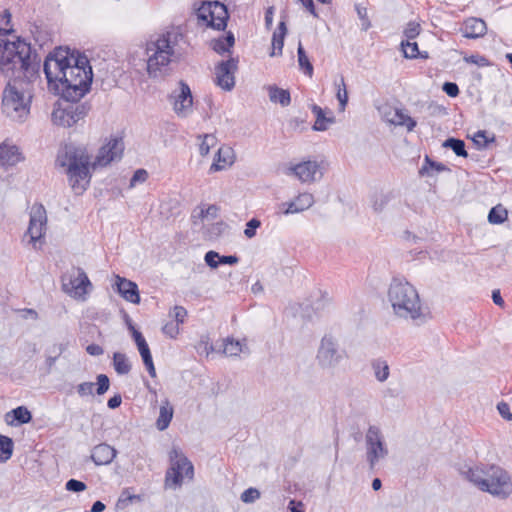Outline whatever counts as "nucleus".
Returning <instances> with one entry per match:
<instances>
[{"label":"nucleus","instance_id":"15","mask_svg":"<svg viewBox=\"0 0 512 512\" xmlns=\"http://www.w3.org/2000/svg\"><path fill=\"white\" fill-rule=\"evenodd\" d=\"M170 100L173 105V110L178 117L186 118L192 114L193 96L186 82H179V87L171 93Z\"/></svg>","mask_w":512,"mask_h":512},{"label":"nucleus","instance_id":"27","mask_svg":"<svg viewBox=\"0 0 512 512\" xmlns=\"http://www.w3.org/2000/svg\"><path fill=\"white\" fill-rule=\"evenodd\" d=\"M370 365L377 381L383 383L389 378L390 367L388 362L384 358L378 357L372 359Z\"/></svg>","mask_w":512,"mask_h":512},{"label":"nucleus","instance_id":"33","mask_svg":"<svg viewBox=\"0 0 512 512\" xmlns=\"http://www.w3.org/2000/svg\"><path fill=\"white\" fill-rule=\"evenodd\" d=\"M113 366L120 375L128 374L131 370V364L125 354L115 352L113 355Z\"/></svg>","mask_w":512,"mask_h":512},{"label":"nucleus","instance_id":"26","mask_svg":"<svg viewBox=\"0 0 512 512\" xmlns=\"http://www.w3.org/2000/svg\"><path fill=\"white\" fill-rule=\"evenodd\" d=\"M32 420L31 412L24 406H19L6 413L5 421L8 425L16 426L29 423Z\"/></svg>","mask_w":512,"mask_h":512},{"label":"nucleus","instance_id":"38","mask_svg":"<svg viewBox=\"0 0 512 512\" xmlns=\"http://www.w3.org/2000/svg\"><path fill=\"white\" fill-rule=\"evenodd\" d=\"M335 86L337 87L336 98L339 101L340 110L344 111L348 103V92L344 77L341 76L339 83L335 82Z\"/></svg>","mask_w":512,"mask_h":512},{"label":"nucleus","instance_id":"20","mask_svg":"<svg viewBox=\"0 0 512 512\" xmlns=\"http://www.w3.org/2000/svg\"><path fill=\"white\" fill-rule=\"evenodd\" d=\"M384 119L395 126H405L408 131H412L416 127V121L402 109L389 108L384 112Z\"/></svg>","mask_w":512,"mask_h":512},{"label":"nucleus","instance_id":"37","mask_svg":"<svg viewBox=\"0 0 512 512\" xmlns=\"http://www.w3.org/2000/svg\"><path fill=\"white\" fill-rule=\"evenodd\" d=\"M298 55V63L301 69H303L304 73L311 77L313 75V65L309 61L306 52L301 43H299L297 48Z\"/></svg>","mask_w":512,"mask_h":512},{"label":"nucleus","instance_id":"12","mask_svg":"<svg viewBox=\"0 0 512 512\" xmlns=\"http://www.w3.org/2000/svg\"><path fill=\"white\" fill-rule=\"evenodd\" d=\"M89 105L86 103H69L65 107H59L52 112V121L56 125L72 127L79 120L83 119L89 112Z\"/></svg>","mask_w":512,"mask_h":512},{"label":"nucleus","instance_id":"3","mask_svg":"<svg viewBox=\"0 0 512 512\" xmlns=\"http://www.w3.org/2000/svg\"><path fill=\"white\" fill-rule=\"evenodd\" d=\"M463 477L483 492L504 500L512 494V477L495 464H477L460 469Z\"/></svg>","mask_w":512,"mask_h":512},{"label":"nucleus","instance_id":"63","mask_svg":"<svg viewBox=\"0 0 512 512\" xmlns=\"http://www.w3.org/2000/svg\"><path fill=\"white\" fill-rule=\"evenodd\" d=\"M122 403V398H121V395L120 394H116L114 395L113 397H111L108 402H107V406L110 408V409H116L118 408Z\"/></svg>","mask_w":512,"mask_h":512},{"label":"nucleus","instance_id":"21","mask_svg":"<svg viewBox=\"0 0 512 512\" xmlns=\"http://www.w3.org/2000/svg\"><path fill=\"white\" fill-rule=\"evenodd\" d=\"M117 451L106 443L95 446L91 453V459L96 465H108L116 457Z\"/></svg>","mask_w":512,"mask_h":512},{"label":"nucleus","instance_id":"28","mask_svg":"<svg viewBox=\"0 0 512 512\" xmlns=\"http://www.w3.org/2000/svg\"><path fill=\"white\" fill-rule=\"evenodd\" d=\"M286 25L285 22L281 21L278 26V30L273 33L272 37V51L270 53L271 56H279L282 54L283 46H284V37L286 35Z\"/></svg>","mask_w":512,"mask_h":512},{"label":"nucleus","instance_id":"45","mask_svg":"<svg viewBox=\"0 0 512 512\" xmlns=\"http://www.w3.org/2000/svg\"><path fill=\"white\" fill-rule=\"evenodd\" d=\"M260 498V492L256 488H248L241 494L240 499L244 503H253Z\"/></svg>","mask_w":512,"mask_h":512},{"label":"nucleus","instance_id":"46","mask_svg":"<svg viewBox=\"0 0 512 512\" xmlns=\"http://www.w3.org/2000/svg\"><path fill=\"white\" fill-rule=\"evenodd\" d=\"M96 379H97L96 393L98 395L105 394L109 390V387H110V381H109L108 376L105 374H99Z\"/></svg>","mask_w":512,"mask_h":512},{"label":"nucleus","instance_id":"4","mask_svg":"<svg viewBox=\"0 0 512 512\" xmlns=\"http://www.w3.org/2000/svg\"><path fill=\"white\" fill-rule=\"evenodd\" d=\"M181 39V33L171 30L147 41L145 56L149 77H163L168 73L170 63L179 58L177 47Z\"/></svg>","mask_w":512,"mask_h":512},{"label":"nucleus","instance_id":"58","mask_svg":"<svg viewBox=\"0 0 512 512\" xmlns=\"http://www.w3.org/2000/svg\"><path fill=\"white\" fill-rule=\"evenodd\" d=\"M473 141L480 148L486 147V145L488 143V139L486 137L485 131L476 132V134L473 138Z\"/></svg>","mask_w":512,"mask_h":512},{"label":"nucleus","instance_id":"61","mask_svg":"<svg viewBox=\"0 0 512 512\" xmlns=\"http://www.w3.org/2000/svg\"><path fill=\"white\" fill-rule=\"evenodd\" d=\"M238 261H239V258L235 255H227V256L219 255V264L234 265V264H237Z\"/></svg>","mask_w":512,"mask_h":512},{"label":"nucleus","instance_id":"43","mask_svg":"<svg viewBox=\"0 0 512 512\" xmlns=\"http://www.w3.org/2000/svg\"><path fill=\"white\" fill-rule=\"evenodd\" d=\"M242 351L241 343L233 339H227L224 345V353L228 356H237Z\"/></svg>","mask_w":512,"mask_h":512},{"label":"nucleus","instance_id":"50","mask_svg":"<svg viewBox=\"0 0 512 512\" xmlns=\"http://www.w3.org/2000/svg\"><path fill=\"white\" fill-rule=\"evenodd\" d=\"M148 173L144 169H138L134 172L133 176L130 179V187L136 186L138 183H143L147 180Z\"/></svg>","mask_w":512,"mask_h":512},{"label":"nucleus","instance_id":"60","mask_svg":"<svg viewBox=\"0 0 512 512\" xmlns=\"http://www.w3.org/2000/svg\"><path fill=\"white\" fill-rule=\"evenodd\" d=\"M86 351L88 354L92 356H99L102 355L104 350L103 348L98 344H90L87 346Z\"/></svg>","mask_w":512,"mask_h":512},{"label":"nucleus","instance_id":"55","mask_svg":"<svg viewBox=\"0 0 512 512\" xmlns=\"http://www.w3.org/2000/svg\"><path fill=\"white\" fill-rule=\"evenodd\" d=\"M499 414L506 420L512 421V413L510 412V406L505 402H500L497 405Z\"/></svg>","mask_w":512,"mask_h":512},{"label":"nucleus","instance_id":"56","mask_svg":"<svg viewBox=\"0 0 512 512\" xmlns=\"http://www.w3.org/2000/svg\"><path fill=\"white\" fill-rule=\"evenodd\" d=\"M465 61L468 63L476 64L478 66L489 65L488 59L484 56H479V55H471V56L465 58Z\"/></svg>","mask_w":512,"mask_h":512},{"label":"nucleus","instance_id":"53","mask_svg":"<svg viewBox=\"0 0 512 512\" xmlns=\"http://www.w3.org/2000/svg\"><path fill=\"white\" fill-rule=\"evenodd\" d=\"M204 259L206 264L211 268H217L219 266V254L215 251H208Z\"/></svg>","mask_w":512,"mask_h":512},{"label":"nucleus","instance_id":"48","mask_svg":"<svg viewBox=\"0 0 512 512\" xmlns=\"http://www.w3.org/2000/svg\"><path fill=\"white\" fill-rule=\"evenodd\" d=\"M65 488L70 492H82L87 488V486L80 480L70 479L66 482Z\"/></svg>","mask_w":512,"mask_h":512},{"label":"nucleus","instance_id":"7","mask_svg":"<svg viewBox=\"0 0 512 512\" xmlns=\"http://www.w3.org/2000/svg\"><path fill=\"white\" fill-rule=\"evenodd\" d=\"M194 478V466L181 449L174 447L169 452V467L165 473V489L176 490L182 487L185 479Z\"/></svg>","mask_w":512,"mask_h":512},{"label":"nucleus","instance_id":"51","mask_svg":"<svg viewBox=\"0 0 512 512\" xmlns=\"http://www.w3.org/2000/svg\"><path fill=\"white\" fill-rule=\"evenodd\" d=\"M162 331L168 337L176 338L179 334V325L175 322H168L163 326Z\"/></svg>","mask_w":512,"mask_h":512},{"label":"nucleus","instance_id":"35","mask_svg":"<svg viewBox=\"0 0 512 512\" xmlns=\"http://www.w3.org/2000/svg\"><path fill=\"white\" fill-rule=\"evenodd\" d=\"M13 441L10 437L0 435V463L9 460L13 453Z\"/></svg>","mask_w":512,"mask_h":512},{"label":"nucleus","instance_id":"25","mask_svg":"<svg viewBox=\"0 0 512 512\" xmlns=\"http://www.w3.org/2000/svg\"><path fill=\"white\" fill-rule=\"evenodd\" d=\"M486 23L479 18H469L465 21L463 27V35L466 38H479L486 33Z\"/></svg>","mask_w":512,"mask_h":512},{"label":"nucleus","instance_id":"8","mask_svg":"<svg viewBox=\"0 0 512 512\" xmlns=\"http://www.w3.org/2000/svg\"><path fill=\"white\" fill-rule=\"evenodd\" d=\"M365 461L370 471H374L389 455L385 437L376 425H369L364 437Z\"/></svg>","mask_w":512,"mask_h":512},{"label":"nucleus","instance_id":"41","mask_svg":"<svg viewBox=\"0 0 512 512\" xmlns=\"http://www.w3.org/2000/svg\"><path fill=\"white\" fill-rule=\"evenodd\" d=\"M217 143V138L213 134H205L199 145V153L201 156L209 154L210 149Z\"/></svg>","mask_w":512,"mask_h":512},{"label":"nucleus","instance_id":"13","mask_svg":"<svg viewBox=\"0 0 512 512\" xmlns=\"http://www.w3.org/2000/svg\"><path fill=\"white\" fill-rule=\"evenodd\" d=\"M286 175L294 176L302 183L319 181L323 176V168L316 160H305L299 163L290 164Z\"/></svg>","mask_w":512,"mask_h":512},{"label":"nucleus","instance_id":"18","mask_svg":"<svg viewBox=\"0 0 512 512\" xmlns=\"http://www.w3.org/2000/svg\"><path fill=\"white\" fill-rule=\"evenodd\" d=\"M315 200L311 193H300L292 201L283 202L278 205V212L283 215L301 213L313 206Z\"/></svg>","mask_w":512,"mask_h":512},{"label":"nucleus","instance_id":"2","mask_svg":"<svg viewBox=\"0 0 512 512\" xmlns=\"http://www.w3.org/2000/svg\"><path fill=\"white\" fill-rule=\"evenodd\" d=\"M48 85L68 102L81 99L91 87L93 72L88 58L79 53H57L43 64Z\"/></svg>","mask_w":512,"mask_h":512},{"label":"nucleus","instance_id":"1","mask_svg":"<svg viewBox=\"0 0 512 512\" xmlns=\"http://www.w3.org/2000/svg\"><path fill=\"white\" fill-rule=\"evenodd\" d=\"M40 62L30 44L0 37V72L12 78L2 92L1 109L12 121L24 122L30 114V83L39 75Z\"/></svg>","mask_w":512,"mask_h":512},{"label":"nucleus","instance_id":"44","mask_svg":"<svg viewBox=\"0 0 512 512\" xmlns=\"http://www.w3.org/2000/svg\"><path fill=\"white\" fill-rule=\"evenodd\" d=\"M261 226V221L257 218H252L246 223L244 235L251 239L256 235V230Z\"/></svg>","mask_w":512,"mask_h":512},{"label":"nucleus","instance_id":"24","mask_svg":"<svg viewBox=\"0 0 512 512\" xmlns=\"http://www.w3.org/2000/svg\"><path fill=\"white\" fill-rule=\"evenodd\" d=\"M22 155L15 145H0V165L14 166L22 160Z\"/></svg>","mask_w":512,"mask_h":512},{"label":"nucleus","instance_id":"23","mask_svg":"<svg viewBox=\"0 0 512 512\" xmlns=\"http://www.w3.org/2000/svg\"><path fill=\"white\" fill-rule=\"evenodd\" d=\"M234 162V153L231 147H220L215 155L214 161L210 166V172H217L232 165Z\"/></svg>","mask_w":512,"mask_h":512},{"label":"nucleus","instance_id":"32","mask_svg":"<svg viewBox=\"0 0 512 512\" xmlns=\"http://www.w3.org/2000/svg\"><path fill=\"white\" fill-rule=\"evenodd\" d=\"M235 43V37L232 32L226 33L224 37L215 39L212 42V48L215 52L219 54H223L228 52L231 47H233Z\"/></svg>","mask_w":512,"mask_h":512},{"label":"nucleus","instance_id":"10","mask_svg":"<svg viewBox=\"0 0 512 512\" xmlns=\"http://www.w3.org/2000/svg\"><path fill=\"white\" fill-rule=\"evenodd\" d=\"M62 290L70 297L77 300H86L92 284L82 268L73 267L61 277Z\"/></svg>","mask_w":512,"mask_h":512},{"label":"nucleus","instance_id":"17","mask_svg":"<svg viewBox=\"0 0 512 512\" xmlns=\"http://www.w3.org/2000/svg\"><path fill=\"white\" fill-rule=\"evenodd\" d=\"M124 150V143L120 138L110 139L108 143L103 145L92 163V168L104 167L110 164L112 161L121 158Z\"/></svg>","mask_w":512,"mask_h":512},{"label":"nucleus","instance_id":"14","mask_svg":"<svg viewBox=\"0 0 512 512\" xmlns=\"http://www.w3.org/2000/svg\"><path fill=\"white\" fill-rule=\"evenodd\" d=\"M47 226V215L43 205H33L30 212L29 226L26 235L30 237L29 242L36 248L37 243H41Z\"/></svg>","mask_w":512,"mask_h":512},{"label":"nucleus","instance_id":"36","mask_svg":"<svg viewBox=\"0 0 512 512\" xmlns=\"http://www.w3.org/2000/svg\"><path fill=\"white\" fill-rule=\"evenodd\" d=\"M507 217V210L499 204L489 211L488 221L491 224H502L507 219Z\"/></svg>","mask_w":512,"mask_h":512},{"label":"nucleus","instance_id":"42","mask_svg":"<svg viewBox=\"0 0 512 512\" xmlns=\"http://www.w3.org/2000/svg\"><path fill=\"white\" fill-rule=\"evenodd\" d=\"M430 168L436 170L437 172H442V171L446 170V167L444 164L435 162V161L431 160L428 156H425V163L420 168L419 174L421 176L428 174Z\"/></svg>","mask_w":512,"mask_h":512},{"label":"nucleus","instance_id":"59","mask_svg":"<svg viewBox=\"0 0 512 512\" xmlns=\"http://www.w3.org/2000/svg\"><path fill=\"white\" fill-rule=\"evenodd\" d=\"M128 326L129 329L132 331V336L137 346L147 343L141 332L136 330L132 323H129Z\"/></svg>","mask_w":512,"mask_h":512},{"label":"nucleus","instance_id":"40","mask_svg":"<svg viewBox=\"0 0 512 512\" xmlns=\"http://www.w3.org/2000/svg\"><path fill=\"white\" fill-rule=\"evenodd\" d=\"M391 199L390 194H375L372 199V209L376 213H380L384 210Z\"/></svg>","mask_w":512,"mask_h":512},{"label":"nucleus","instance_id":"39","mask_svg":"<svg viewBox=\"0 0 512 512\" xmlns=\"http://www.w3.org/2000/svg\"><path fill=\"white\" fill-rule=\"evenodd\" d=\"M422 28L419 22L417 21H409L406 27L403 30L404 40L412 41L417 38L420 34Z\"/></svg>","mask_w":512,"mask_h":512},{"label":"nucleus","instance_id":"64","mask_svg":"<svg viewBox=\"0 0 512 512\" xmlns=\"http://www.w3.org/2000/svg\"><path fill=\"white\" fill-rule=\"evenodd\" d=\"M300 3L314 16L317 17L313 0H300Z\"/></svg>","mask_w":512,"mask_h":512},{"label":"nucleus","instance_id":"62","mask_svg":"<svg viewBox=\"0 0 512 512\" xmlns=\"http://www.w3.org/2000/svg\"><path fill=\"white\" fill-rule=\"evenodd\" d=\"M288 509L291 512H304V505L301 501H295L292 499L289 501Z\"/></svg>","mask_w":512,"mask_h":512},{"label":"nucleus","instance_id":"11","mask_svg":"<svg viewBox=\"0 0 512 512\" xmlns=\"http://www.w3.org/2000/svg\"><path fill=\"white\" fill-rule=\"evenodd\" d=\"M197 17L207 26L216 30H224L229 18L227 7L218 1L204 2L197 9Z\"/></svg>","mask_w":512,"mask_h":512},{"label":"nucleus","instance_id":"16","mask_svg":"<svg viewBox=\"0 0 512 512\" xmlns=\"http://www.w3.org/2000/svg\"><path fill=\"white\" fill-rule=\"evenodd\" d=\"M237 69L238 60L236 58L221 61L215 67V84L225 91H231L235 86Z\"/></svg>","mask_w":512,"mask_h":512},{"label":"nucleus","instance_id":"31","mask_svg":"<svg viewBox=\"0 0 512 512\" xmlns=\"http://www.w3.org/2000/svg\"><path fill=\"white\" fill-rule=\"evenodd\" d=\"M401 50L405 58L416 59V58H428L427 52L421 54L416 42L402 40L400 43Z\"/></svg>","mask_w":512,"mask_h":512},{"label":"nucleus","instance_id":"6","mask_svg":"<svg viewBox=\"0 0 512 512\" xmlns=\"http://www.w3.org/2000/svg\"><path fill=\"white\" fill-rule=\"evenodd\" d=\"M57 164L66 168L72 189L80 194L88 186L90 159L86 151L73 145H66L57 155Z\"/></svg>","mask_w":512,"mask_h":512},{"label":"nucleus","instance_id":"5","mask_svg":"<svg viewBox=\"0 0 512 512\" xmlns=\"http://www.w3.org/2000/svg\"><path fill=\"white\" fill-rule=\"evenodd\" d=\"M388 300L396 316L412 320L417 324L425 321L419 294L406 280L399 278L392 280L388 290Z\"/></svg>","mask_w":512,"mask_h":512},{"label":"nucleus","instance_id":"49","mask_svg":"<svg viewBox=\"0 0 512 512\" xmlns=\"http://www.w3.org/2000/svg\"><path fill=\"white\" fill-rule=\"evenodd\" d=\"M95 384L93 382H82L77 386V393L81 397L93 395Z\"/></svg>","mask_w":512,"mask_h":512},{"label":"nucleus","instance_id":"57","mask_svg":"<svg viewBox=\"0 0 512 512\" xmlns=\"http://www.w3.org/2000/svg\"><path fill=\"white\" fill-rule=\"evenodd\" d=\"M186 316H187V310L184 307H182V306L174 307V318L176 320L175 323H177L178 325L180 323H183Z\"/></svg>","mask_w":512,"mask_h":512},{"label":"nucleus","instance_id":"34","mask_svg":"<svg viewBox=\"0 0 512 512\" xmlns=\"http://www.w3.org/2000/svg\"><path fill=\"white\" fill-rule=\"evenodd\" d=\"M442 146L444 148L451 149L459 157L466 158L468 156L465 148V142L461 139L449 137L443 142Z\"/></svg>","mask_w":512,"mask_h":512},{"label":"nucleus","instance_id":"30","mask_svg":"<svg viewBox=\"0 0 512 512\" xmlns=\"http://www.w3.org/2000/svg\"><path fill=\"white\" fill-rule=\"evenodd\" d=\"M172 417H173V408L169 405L168 400H166L164 402V404L161 405V407H160L159 417L156 421L157 428L160 431L165 430L169 426V424L172 420Z\"/></svg>","mask_w":512,"mask_h":512},{"label":"nucleus","instance_id":"9","mask_svg":"<svg viewBox=\"0 0 512 512\" xmlns=\"http://www.w3.org/2000/svg\"><path fill=\"white\" fill-rule=\"evenodd\" d=\"M346 357L345 350L340 347L334 336L326 334L321 338L315 357L319 368L325 371H333Z\"/></svg>","mask_w":512,"mask_h":512},{"label":"nucleus","instance_id":"19","mask_svg":"<svg viewBox=\"0 0 512 512\" xmlns=\"http://www.w3.org/2000/svg\"><path fill=\"white\" fill-rule=\"evenodd\" d=\"M116 285L119 294L125 300L133 304H138L140 302L139 290L135 282L120 276H116Z\"/></svg>","mask_w":512,"mask_h":512},{"label":"nucleus","instance_id":"54","mask_svg":"<svg viewBox=\"0 0 512 512\" xmlns=\"http://www.w3.org/2000/svg\"><path fill=\"white\" fill-rule=\"evenodd\" d=\"M218 214V207L216 205H209L206 208H201L199 217L201 219L211 217L212 219L216 218Z\"/></svg>","mask_w":512,"mask_h":512},{"label":"nucleus","instance_id":"52","mask_svg":"<svg viewBox=\"0 0 512 512\" xmlns=\"http://www.w3.org/2000/svg\"><path fill=\"white\" fill-rule=\"evenodd\" d=\"M442 90L450 97L455 98L459 95V87L454 82H445L442 86Z\"/></svg>","mask_w":512,"mask_h":512},{"label":"nucleus","instance_id":"22","mask_svg":"<svg viewBox=\"0 0 512 512\" xmlns=\"http://www.w3.org/2000/svg\"><path fill=\"white\" fill-rule=\"evenodd\" d=\"M311 111L316 117V121L313 125L314 131H326L329 126L335 123V117L331 110H324L320 106L313 104Z\"/></svg>","mask_w":512,"mask_h":512},{"label":"nucleus","instance_id":"47","mask_svg":"<svg viewBox=\"0 0 512 512\" xmlns=\"http://www.w3.org/2000/svg\"><path fill=\"white\" fill-rule=\"evenodd\" d=\"M65 349H66V346L64 344H58V345H55L53 347L52 352L55 355L54 356H48L46 358V365L48 366L49 370L54 366L58 356L61 355L64 352Z\"/></svg>","mask_w":512,"mask_h":512},{"label":"nucleus","instance_id":"29","mask_svg":"<svg viewBox=\"0 0 512 512\" xmlns=\"http://www.w3.org/2000/svg\"><path fill=\"white\" fill-rule=\"evenodd\" d=\"M269 99L273 103H278L282 107H287L291 102L290 92L277 86H269Z\"/></svg>","mask_w":512,"mask_h":512}]
</instances>
